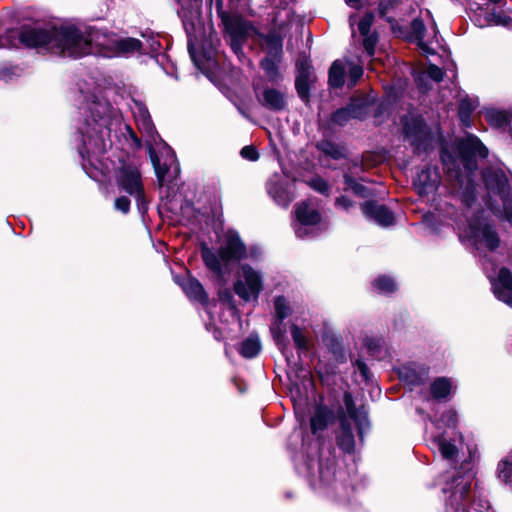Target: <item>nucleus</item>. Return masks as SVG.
<instances>
[{
  "mask_svg": "<svg viewBox=\"0 0 512 512\" xmlns=\"http://www.w3.org/2000/svg\"><path fill=\"white\" fill-rule=\"evenodd\" d=\"M178 15L181 17L188 37V51L194 65L221 92L224 89L223 71L216 59V47L220 40L213 28L206 27L202 20V0H177ZM209 6L213 0H207Z\"/></svg>",
  "mask_w": 512,
  "mask_h": 512,
  "instance_id": "1",
  "label": "nucleus"
},
{
  "mask_svg": "<svg viewBox=\"0 0 512 512\" xmlns=\"http://www.w3.org/2000/svg\"><path fill=\"white\" fill-rule=\"evenodd\" d=\"M89 117L79 126L81 145L80 157L90 159L105 153L111 146L110 131L114 121H118L116 111L105 99L96 95L87 97Z\"/></svg>",
  "mask_w": 512,
  "mask_h": 512,
  "instance_id": "2",
  "label": "nucleus"
},
{
  "mask_svg": "<svg viewBox=\"0 0 512 512\" xmlns=\"http://www.w3.org/2000/svg\"><path fill=\"white\" fill-rule=\"evenodd\" d=\"M481 179L486 190L485 206L512 227V186L508 176L501 168L486 167L481 171Z\"/></svg>",
  "mask_w": 512,
  "mask_h": 512,
  "instance_id": "3",
  "label": "nucleus"
},
{
  "mask_svg": "<svg viewBox=\"0 0 512 512\" xmlns=\"http://www.w3.org/2000/svg\"><path fill=\"white\" fill-rule=\"evenodd\" d=\"M439 160H487L489 150L474 134L464 137L445 136L441 129L437 133Z\"/></svg>",
  "mask_w": 512,
  "mask_h": 512,
  "instance_id": "4",
  "label": "nucleus"
},
{
  "mask_svg": "<svg viewBox=\"0 0 512 512\" xmlns=\"http://www.w3.org/2000/svg\"><path fill=\"white\" fill-rule=\"evenodd\" d=\"M91 26L64 24L53 28L51 51L62 56L80 58L90 54Z\"/></svg>",
  "mask_w": 512,
  "mask_h": 512,
  "instance_id": "5",
  "label": "nucleus"
},
{
  "mask_svg": "<svg viewBox=\"0 0 512 512\" xmlns=\"http://www.w3.org/2000/svg\"><path fill=\"white\" fill-rule=\"evenodd\" d=\"M90 46V54L105 58L130 57L142 50L140 40L96 27H91Z\"/></svg>",
  "mask_w": 512,
  "mask_h": 512,
  "instance_id": "6",
  "label": "nucleus"
},
{
  "mask_svg": "<svg viewBox=\"0 0 512 512\" xmlns=\"http://www.w3.org/2000/svg\"><path fill=\"white\" fill-rule=\"evenodd\" d=\"M401 124L404 138L417 155L422 153L429 155L435 146L438 147L437 136L422 115L417 114L411 117L405 115L401 118Z\"/></svg>",
  "mask_w": 512,
  "mask_h": 512,
  "instance_id": "7",
  "label": "nucleus"
},
{
  "mask_svg": "<svg viewBox=\"0 0 512 512\" xmlns=\"http://www.w3.org/2000/svg\"><path fill=\"white\" fill-rule=\"evenodd\" d=\"M471 238L489 252H495L501 246V238L492 217L483 209L473 212L468 220Z\"/></svg>",
  "mask_w": 512,
  "mask_h": 512,
  "instance_id": "8",
  "label": "nucleus"
},
{
  "mask_svg": "<svg viewBox=\"0 0 512 512\" xmlns=\"http://www.w3.org/2000/svg\"><path fill=\"white\" fill-rule=\"evenodd\" d=\"M181 287L190 300L205 305L208 314V320L205 323L206 329L214 335L217 341H221L223 321L220 314H218L217 317L215 316L217 311H214L218 305L219 310H222L223 306L220 305V300L213 305L209 304L207 302V294L202 284L196 278L188 277L181 283ZM222 305H224V303Z\"/></svg>",
  "mask_w": 512,
  "mask_h": 512,
  "instance_id": "9",
  "label": "nucleus"
},
{
  "mask_svg": "<svg viewBox=\"0 0 512 512\" xmlns=\"http://www.w3.org/2000/svg\"><path fill=\"white\" fill-rule=\"evenodd\" d=\"M201 257L206 268V274L212 281L217 290V294L222 306V295L224 293V243L218 242L216 245H201Z\"/></svg>",
  "mask_w": 512,
  "mask_h": 512,
  "instance_id": "10",
  "label": "nucleus"
},
{
  "mask_svg": "<svg viewBox=\"0 0 512 512\" xmlns=\"http://www.w3.org/2000/svg\"><path fill=\"white\" fill-rule=\"evenodd\" d=\"M120 164L116 173L118 186L135 198L140 211H145L147 200L139 167L134 162H120Z\"/></svg>",
  "mask_w": 512,
  "mask_h": 512,
  "instance_id": "11",
  "label": "nucleus"
},
{
  "mask_svg": "<svg viewBox=\"0 0 512 512\" xmlns=\"http://www.w3.org/2000/svg\"><path fill=\"white\" fill-rule=\"evenodd\" d=\"M226 10V35L230 37V48L238 56H243V45L248 41L251 32H256L253 23L240 14H232Z\"/></svg>",
  "mask_w": 512,
  "mask_h": 512,
  "instance_id": "12",
  "label": "nucleus"
},
{
  "mask_svg": "<svg viewBox=\"0 0 512 512\" xmlns=\"http://www.w3.org/2000/svg\"><path fill=\"white\" fill-rule=\"evenodd\" d=\"M241 271L244 281L237 280L235 282V293L246 302L250 301L251 298L257 300L263 289V282L260 274L249 264H242Z\"/></svg>",
  "mask_w": 512,
  "mask_h": 512,
  "instance_id": "13",
  "label": "nucleus"
},
{
  "mask_svg": "<svg viewBox=\"0 0 512 512\" xmlns=\"http://www.w3.org/2000/svg\"><path fill=\"white\" fill-rule=\"evenodd\" d=\"M313 66L309 57H303L296 62L295 90L304 104L311 100V85Z\"/></svg>",
  "mask_w": 512,
  "mask_h": 512,
  "instance_id": "14",
  "label": "nucleus"
},
{
  "mask_svg": "<svg viewBox=\"0 0 512 512\" xmlns=\"http://www.w3.org/2000/svg\"><path fill=\"white\" fill-rule=\"evenodd\" d=\"M362 214L369 220L374 221L382 227H389L395 224L394 212L385 204L377 200H367L361 203Z\"/></svg>",
  "mask_w": 512,
  "mask_h": 512,
  "instance_id": "15",
  "label": "nucleus"
},
{
  "mask_svg": "<svg viewBox=\"0 0 512 512\" xmlns=\"http://www.w3.org/2000/svg\"><path fill=\"white\" fill-rule=\"evenodd\" d=\"M440 182V174L438 166H434V170H431V165L428 164L421 171H419L416 177L413 179V187L420 196H425L431 191L437 189Z\"/></svg>",
  "mask_w": 512,
  "mask_h": 512,
  "instance_id": "16",
  "label": "nucleus"
},
{
  "mask_svg": "<svg viewBox=\"0 0 512 512\" xmlns=\"http://www.w3.org/2000/svg\"><path fill=\"white\" fill-rule=\"evenodd\" d=\"M19 38L23 44L29 47H46L51 50L50 42L53 38V28L48 30L30 26L23 27Z\"/></svg>",
  "mask_w": 512,
  "mask_h": 512,
  "instance_id": "17",
  "label": "nucleus"
},
{
  "mask_svg": "<svg viewBox=\"0 0 512 512\" xmlns=\"http://www.w3.org/2000/svg\"><path fill=\"white\" fill-rule=\"evenodd\" d=\"M336 421V414L333 409L325 404L318 403L314 407V413L310 418V430L313 435L325 431L329 425Z\"/></svg>",
  "mask_w": 512,
  "mask_h": 512,
  "instance_id": "18",
  "label": "nucleus"
},
{
  "mask_svg": "<svg viewBox=\"0 0 512 512\" xmlns=\"http://www.w3.org/2000/svg\"><path fill=\"white\" fill-rule=\"evenodd\" d=\"M129 107L141 133L145 134L147 137L154 136L156 132L155 127L146 105L142 101L133 98L131 99Z\"/></svg>",
  "mask_w": 512,
  "mask_h": 512,
  "instance_id": "19",
  "label": "nucleus"
},
{
  "mask_svg": "<svg viewBox=\"0 0 512 512\" xmlns=\"http://www.w3.org/2000/svg\"><path fill=\"white\" fill-rule=\"evenodd\" d=\"M398 376L407 385L421 386L429 378V367L414 363L403 365L398 371Z\"/></svg>",
  "mask_w": 512,
  "mask_h": 512,
  "instance_id": "20",
  "label": "nucleus"
},
{
  "mask_svg": "<svg viewBox=\"0 0 512 512\" xmlns=\"http://www.w3.org/2000/svg\"><path fill=\"white\" fill-rule=\"evenodd\" d=\"M245 258H247V247L239 233L234 229H226V264Z\"/></svg>",
  "mask_w": 512,
  "mask_h": 512,
  "instance_id": "21",
  "label": "nucleus"
},
{
  "mask_svg": "<svg viewBox=\"0 0 512 512\" xmlns=\"http://www.w3.org/2000/svg\"><path fill=\"white\" fill-rule=\"evenodd\" d=\"M160 187L170 188L180 175L179 162H152Z\"/></svg>",
  "mask_w": 512,
  "mask_h": 512,
  "instance_id": "22",
  "label": "nucleus"
},
{
  "mask_svg": "<svg viewBox=\"0 0 512 512\" xmlns=\"http://www.w3.org/2000/svg\"><path fill=\"white\" fill-rule=\"evenodd\" d=\"M258 101L262 107L276 113L285 111L288 106L284 93L273 87L264 88Z\"/></svg>",
  "mask_w": 512,
  "mask_h": 512,
  "instance_id": "23",
  "label": "nucleus"
},
{
  "mask_svg": "<svg viewBox=\"0 0 512 512\" xmlns=\"http://www.w3.org/2000/svg\"><path fill=\"white\" fill-rule=\"evenodd\" d=\"M458 477H454V487L453 491L447 499V506L451 507L455 512H465V506L463 501L468 497L471 490V480L468 479L464 481H458Z\"/></svg>",
  "mask_w": 512,
  "mask_h": 512,
  "instance_id": "24",
  "label": "nucleus"
},
{
  "mask_svg": "<svg viewBox=\"0 0 512 512\" xmlns=\"http://www.w3.org/2000/svg\"><path fill=\"white\" fill-rule=\"evenodd\" d=\"M374 104V100L369 99L366 94H354L352 95L345 105L348 108V112L352 119L364 120L366 119L369 107Z\"/></svg>",
  "mask_w": 512,
  "mask_h": 512,
  "instance_id": "25",
  "label": "nucleus"
},
{
  "mask_svg": "<svg viewBox=\"0 0 512 512\" xmlns=\"http://www.w3.org/2000/svg\"><path fill=\"white\" fill-rule=\"evenodd\" d=\"M492 290L495 297L504 302V296L512 295V272L508 267H501L498 271L497 278L491 281Z\"/></svg>",
  "mask_w": 512,
  "mask_h": 512,
  "instance_id": "26",
  "label": "nucleus"
},
{
  "mask_svg": "<svg viewBox=\"0 0 512 512\" xmlns=\"http://www.w3.org/2000/svg\"><path fill=\"white\" fill-rule=\"evenodd\" d=\"M270 332L275 345L289 364L290 358L293 357V352L288 348L289 339L286 336L287 330L284 321L275 320L270 326Z\"/></svg>",
  "mask_w": 512,
  "mask_h": 512,
  "instance_id": "27",
  "label": "nucleus"
},
{
  "mask_svg": "<svg viewBox=\"0 0 512 512\" xmlns=\"http://www.w3.org/2000/svg\"><path fill=\"white\" fill-rule=\"evenodd\" d=\"M295 217L303 226H316L322 220L321 213L317 209L311 208L308 200L295 205Z\"/></svg>",
  "mask_w": 512,
  "mask_h": 512,
  "instance_id": "28",
  "label": "nucleus"
},
{
  "mask_svg": "<svg viewBox=\"0 0 512 512\" xmlns=\"http://www.w3.org/2000/svg\"><path fill=\"white\" fill-rule=\"evenodd\" d=\"M322 342L338 364H343L347 361L341 336H338L331 331H327L322 334Z\"/></svg>",
  "mask_w": 512,
  "mask_h": 512,
  "instance_id": "29",
  "label": "nucleus"
},
{
  "mask_svg": "<svg viewBox=\"0 0 512 512\" xmlns=\"http://www.w3.org/2000/svg\"><path fill=\"white\" fill-rule=\"evenodd\" d=\"M147 147L150 160H168L175 156L173 149L162 139L158 138L155 132L154 136H148Z\"/></svg>",
  "mask_w": 512,
  "mask_h": 512,
  "instance_id": "30",
  "label": "nucleus"
},
{
  "mask_svg": "<svg viewBox=\"0 0 512 512\" xmlns=\"http://www.w3.org/2000/svg\"><path fill=\"white\" fill-rule=\"evenodd\" d=\"M290 332L298 354V361L294 363V368L296 372H302L304 367L301 360V354L309 351L310 344L306 336L303 334L301 328L297 324H291Z\"/></svg>",
  "mask_w": 512,
  "mask_h": 512,
  "instance_id": "31",
  "label": "nucleus"
},
{
  "mask_svg": "<svg viewBox=\"0 0 512 512\" xmlns=\"http://www.w3.org/2000/svg\"><path fill=\"white\" fill-rule=\"evenodd\" d=\"M336 461L331 457L319 458L318 460V473L319 482L323 486H330L336 477Z\"/></svg>",
  "mask_w": 512,
  "mask_h": 512,
  "instance_id": "32",
  "label": "nucleus"
},
{
  "mask_svg": "<svg viewBox=\"0 0 512 512\" xmlns=\"http://www.w3.org/2000/svg\"><path fill=\"white\" fill-rule=\"evenodd\" d=\"M239 354L245 359H253L259 355L262 350V344L257 334H250L238 347Z\"/></svg>",
  "mask_w": 512,
  "mask_h": 512,
  "instance_id": "33",
  "label": "nucleus"
},
{
  "mask_svg": "<svg viewBox=\"0 0 512 512\" xmlns=\"http://www.w3.org/2000/svg\"><path fill=\"white\" fill-rule=\"evenodd\" d=\"M82 169L97 182L101 183L109 179L110 169L107 162H82Z\"/></svg>",
  "mask_w": 512,
  "mask_h": 512,
  "instance_id": "34",
  "label": "nucleus"
},
{
  "mask_svg": "<svg viewBox=\"0 0 512 512\" xmlns=\"http://www.w3.org/2000/svg\"><path fill=\"white\" fill-rule=\"evenodd\" d=\"M486 120L491 127L506 129L511 126L512 114L505 110L493 108L487 111Z\"/></svg>",
  "mask_w": 512,
  "mask_h": 512,
  "instance_id": "35",
  "label": "nucleus"
},
{
  "mask_svg": "<svg viewBox=\"0 0 512 512\" xmlns=\"http://www.w3.org/2000/svg\"><path fill=\"white\" fill-rule=\"evenodd\" d=\"M372 288L381 295H392L398 290L394 278L387 274L378 275L371 283Z\"/></svg>",
  "mask_w": 512,
  "mask_h": 512,
  "instance_id": "36",
  "label": "nucleus"
},
{
  "mask_svg": "<svg viewBox=\"0 0 512 512\" xmlns=\"http://www.w3.org/2000/svg\"><path fill=\"white\" fill-rule=\"evenodd\" d=\"M452 389V383L447 377H437L430 384V394L434 400L440 401L446 399Z\"/></svg>",
  "mask_w": 512,
  "mask_h": 512,
  "instance_id": "37",
  "label": "nucleus"
},
{
  "mask_svg": "<svg viewBox=\"0 0 512 512\" xmlns=\"http://www.w3.org/2000/svg\"><path fill=\"white\" fill-rule=\"evenodd\" d=\"M345 84V68L340 60L332 62L328 70V85L333 89H340Z\"/></svg>",
  "mask_w": 512,
  "mask_h": 512,
  "instance_id": "38",
  "label": "nucleus"
},
{
  "mask_svg": "<svg viewBox=\"0 0 512 512\" xmlns=\"http://www.w3.org/2000/svg\"><path fill=\"white\" fill-rule=\"evenodd\" d=\"M345 190L350 189L356 196L361 198H368L372 196V191L367 186L359 183L355 177L349 173H344Z\"/></svg>",
  "mask_w": 512,
  "mask_h": 512,
  "instance_id": "39",
  "label": "nucleus"
},
{
  "mask_svg": "<svg viewBox=\"0 0 512 512\" xmlns=\"http://www.w3.org/2000/svg\"><path fill=\"white\" fill-rule=\"evenodd\" d=\"M477 184L472 178H468L461 192V202L471 208L477 202Z\"/></svg>",
  "mask_w": 512,
  "mask_h": 512,
  "instance_id": "40",
  "label": "nucleus"
},
{
  "mask_svg": "<svg viewBox=\"0 0 512 512\" xmlns=\"http://www.w3.org/2000/svg\"><path fill=\"white\" fill-rule=\"evenodd\" d=\"M383 339L376 337H365L363 345L365 346L367 353L378 360L382 359L385 355L383 348Z\"/></svg>",
  "mask_w": 512,
  "mask_h": 512,
  "instance_id": "41",
  "label": "nucleus"
},
{
  "mask_svg": "<svg viewBox=\"0 0 512 512\" xmlns=\"http://www.w3.org/2000/svg\"><path fill=\"white\" fill-rule=\"evenodd\" d=\"M475 110V107L471 100L466 97L459 101L458 105V118L461 124L465 127H470L471 125V116Z\"/></svg>",
  "mask_w": 512,
  "mask_h": 512,
  "instance_id": "42",
  "label": "nucleus"
},
{
  "mask_svg": "<svg viewBox=\"0 0 512 512\" xmlns=\"http://www.w3.org/2000/svg\"><path fill=\"white\" fill-rule=\"evenodd\" d=\"M317 149L325 156L331 157L333 160H340L344 156L342 147L331 140H322L318 142Z\"/></svg>",
  "mask_w": 512,
  "mask_h": 512,
  "instance_id": "43",
  "label": "nucleus"
},
{
  "mask_svg": "<svg viewBox=\"0 0 512 512\" xmlns=\"http://www.w3.org/2000/svg\"><path fill=\"white\" fill-rule=\"evenodd\" d=\"M355 424L360 439L363 438L364 430L370 428L369 413L365 405L358 407L356 418H351Z\"/></svg>",
  "mask_w": 512,
  "mask_h": 512,
  "instance_id": "44",
  "label": "nucleus"
},
{
  "mask_svg": "<svg viewBox=\"0 0 512 512\" xmlns=\"http://www.w3.org/2000/svg\"><path fill=\"white\" fill-rule=\"evenodd\" d=\"M335 440L338 448L345 454H353L355 452L354 433H338Z\"/></svg>",
  "mask_w": 512,
  "mask_h": 512,
  "instance_id": "45",
  "label": "nucleus"
},
{
  "mask_svg": "<svg viewBox=\"0 0 512 512\" xmlns=\"http://www.w3.org/2000/svg\"><path fill=\"white\" fill-rule=\"evenodd\" d=\"M425 32L426 26L424 21L421 18L416 17L410 23V33L406 36V39L410 42H421L424 39Z\"/></svg>",
  "mask_w": 512,
  "mask_h": 512,
  "instance_id": "46",
  "label": "nucleus"
},
{
  "mask_svg": "<svg viewBox=\"0 0 512 512\" xmlns=\"http://www.w3.org/2000/svg\"><path fill=\"white\" fill-rule=\"evenodd\" d=\"M498 477L512 487V456L502 459L497 465Z\"/></svg>",
  "mask_w": 512,
  "mask_h": 512,
  "instance_id": "47",
  "label": "nucleus"
},
{
  "mask_svg": "<svg viewBox=\"0 0 512 512\" xmlns=\"http://www.w3.org/2000/svg\"><path fill=\"white\" fill-rule=\"evenodd\" d=\"M260 68L265 72L270 81H276L280 76L279 67L274 58L265 56L260 61Z\"/></svg>",
  "mask_w": 512,
  "mask_h": 512,
  "instance_id": "48",
  "label": "nucleus"
},
{
  "mask_svg": "<svg viewBox=\"0 0 512 512\" xmlns=\"http://www.w3.org/2000/svg\"><path fill=\"white\" fill-rule=\"evenodd\" d=\"M439 451L444 459L452 460L456 457L458 454V448L457 446L445 439L443 436H439L436 439Z\"/></svg>",
  "mask_w": 512,
  "mask_h": 512,
  "instance_id": "49",
  "label": "nucleus"
},
{
  "mask_svg": "<svg viewBox=\"0 0 512 512\" xmlns=\"http://www.w3.org/2000/svg\"><path fill=\"white\" fill-rule=\"evenodd\" d=\"M275 320L284 321L292 312L285 296L279 295L274 299Z\"/></svg>",
  "mask_w": 512,
  "mask_h": 512,
  "instance_id": "50",
  "label": "nucleus"
},
{
  "mask_svg": "<svg viewBox=\"0 0 512 512\" xmlns=\"http://www.w3.org/2000/svg\"><path fill=\"white\" fill-rule=\"evenodd\" d=\"M121 136L124 138L125 144L131 150H138L141 148V140L137 137L136 133L132 130V128L123 124V128L121 129Z\"/></svg>",
  "mask_w": 512,
  "mask_h": 512,
  "instance_id": "51",
  "label": "nucleus"
},
{
  "mask_svg": "<svg viewBox=\"0 0 512 512\" xmlns=\"http://www.w3.org/2000/svg\"><path fill=\"white\" fill-rule=\"evenodd\" d=\"M351 119L348 108H345V106L336 109L330 115V122L339 127H344Z\"/></svg>",
  "mask_w": 512,
  "mask_h": 512,
  "instance_id": "52",
  "label": "nucleus"
},
{
  "mask_svg": "<svg viewBox=\"0 0 512 512\" xmlns=\"http://www.w3.org/2000/svg\"><path fill=\"white\" fill-rule=\"evenodd\" d=\"M308 185L313 189L315 190L316 192L322 194V195H325V196H328L329 194V185L327 183L326 180H324L321 176L319 175H316L315 177H312L309 182H308Z\"/></svg>",
  "mask_w": 512,
  "mask_h": 512,
  "instance_id": "53",
  "label": "nucleus"
},
{
  "mask_svg": "<svg viewBox=\"0 0 512 512\" xmlns=\"http://www.w3.org/2000/svg\"><path fill=\"white\" fill-rule=\"evenodd\" d=\"M363 37L364 38H363L362 45H363L365 52L369 56H374L375 47L379 40L378 33L377 32L369 33V34L363 35Z\"/></svg>",
  "mask_w": 512,
  "mask_h": 512,
  "instance_id": "54",
  "label": "nucleus"
},
{
  "mask_svg": "<svg viewBox=\"0 0 512 512\" xmlns=\"http://www.w3.org/2000/svg\"><path fill=\"white\" fill-rule=\"evenodd\" d=\"M374 21V13L369 11L366 12L358 22L359 33L363 36L371 33V26Z\"/></svg>",
  "mask_w": 512,
  "mask_h": 512,
  "instance_id": "55",
  "label": "nucleus"
},
{
  "mask_svg": "<svg viewBox=\"0 0 512 512\" xmlns=\"http://www.w3.org/2000/svg\"><path fill=\"white\" fill-rule=\"evenodd\" d=\"M443 164V169H455L456 170V178L459 179L462 175L460 172V164L466 169L475 170L478 168V162H441Z\"/></svg>",
  "mask_w": 512,
  "mask_h": 512,
  "instance_id": "56",
  "label": "nucleus"
},
{
  "mask_svg": "<svg viewBox=\"0 0 512 512\" xmlns=\"http://www.w3.org/2000/svg\"><path fill=\"white\" fill-rule=\"evenodd\" d=\"M270 193L279 205L283 207H287L289 205L290 198L288 193L281 186H275L272 190H270Z\"/></svg>",
  "mask_w": 512,
  "mask_h": 512,
  "instance_id": "57",
  "label": "nucleus"
},
{
  "mask_svg": "<svg viewBox=\"0 0 512 512\" xmlns=\"http://www.w3.org/2000/svg\"><path fill=\"white\" fill-rule=\"evenodd\" d=\"M339 419L340 431L339 433H353L352 424L345 415L344 409L340 406L337 410L336 419Z\"/></svg>",
  "mask_w": 512,
  "mask_h": 512,
  "instance_id": "58",
  "label": "nucleus"
},
{
  "mask_svg": "<svg viewBox=\"0 0 512 512\" xmlns=\"http://www.w3.org/2000/svg\"><path fill=\"white\" fill-rule=\"evenodd\" d=\"M343 402L350 418H356L358 408L355 405L353 395L349 391L343 394Z\"/></svg>",
  "mask_w": 512,
  "mask_h": 512,
  "instance_id": "59",
  "label": "nucleus"
},
{
  "mask_svg": "<svg viewBox=\"0 0 512 512\" xmlns=\"http://www.w3.org/2000/svg\"><path fill=\"white\" fill-rule=\"evenodd\" d=\"M426 72H427L428 77L437 83L443 81L444 76H445L444 70L433 63H430L427 66Z\"/></svg>",
  "mask_w": 512,
  "mask_h": 512,
  "instance_id": "60",
  "label": "nucleus"
},
{
  "mask_svg": "<svg viewBox=\"0 0 512 512\" xmlns=\"http://www.w3.org/2000/svg\"><path fill=\"white\" fill-rule=\"evenodd\" d=\"M415 84L420 93L426 94L432 89V84L428 81L426 76L419 74L415 77Z\"/></svg>",
  "mask_w": 512,
  "mask_h": 512,
  "instance_id": "61",
  "label": "nucleus"
},
{
  "mask_svg": "<svg viewBox=\"0 0 512 512\" xmlns=\"http://www.w3.org/2000/svg\"><path fill=\"white\" fill-rule=\"evenodd\" d=\"M240 155L246 160H258L259 152L254 145H246L240 150Z\"/></svg>",
  "mask_w": 512,
  "mask_h": 512,
  "instance_id": "62",
  "label": "nucleus"
},
{
  "mask_svg": "<svg viewBox=\"0 0 512 512\" xmlns=\"http://www.w3.org/2000/svg\"><path fill=\"white\" fill-rule=\"evenodd\" d=\"M354 365L357 367L359 374L361 375V377L363 378L364 381L368 382L372 379L373 375H372L369 367L363 360L357 359L355 361Z\"/></svg>",
  "mask_w": 512,
  "mask_h": 512,
  "instance_id": "63",
  "label": "nucleus"
},
{
  "mask_svg": "<svg viewBox=\"0 0 512 512\" xmlns=\"http://www.w3.org/2000/svg\"><path fill=\"white\" fill-rule=\"evenodd\" d=\"M364 70L360 65H353L349 68V82L351 85H356L363 76Z\"/></svg>",
  "mask_w": 512,
  "mask_h": 512,
  "instance_id": "64",
  "label": "nucleus"
}]
</instances>
